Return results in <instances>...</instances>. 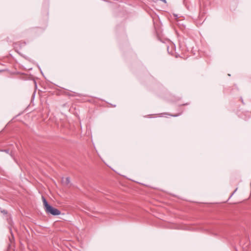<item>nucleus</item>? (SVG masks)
Masks as SVG:
<instances>
[{"mask_svg":"<svg viewBox=\"0 0 251 251\" xmlns=\"http://www.w3.org/2000/svg\"><path fill=\"white\" fill-rule=\"evenodd\" d=\"M163 114L165 115H169V116H172V117H177V116L180 115L181 113H180V114H169L168 113H165Z\"/></svg>","mask_w":251,"mask_h":251,"instance_id":"obj_2","label":"nucleus"},{"mask_svg":"<svg viewBox=\"0 0 251 251\" xmlns=\"http://www.w3.org/2000/svg\"><path fill=\"white\" fill-rule=\"evenodd\" d=\"M187 103H186V104H182V105H187Z\"/></svg>","mask_w":251,"mask_h":251,"instance_id":"obj_6","label":"nucleus"},{"mask_svg":"<svg viewBox=\"0 0 251 251\" xmlns=\"http://www.w3.org/2000/svg\"><path fill=\"white\" fill-rule=\"evenodd\" d=\"M66 184H69L70 182V178L67 177L65 178Z\"/></svg>","mask_w":251,"mask_h":251,"instance_id":"obj_5","label":"nucleus"},{"mask_svg":"<svg viewBox=\"0 0 251 251\" xmlns=\"http://www.w3.org/2000/svg\"><path fill=\"white\" fill-rule=\"evenodd\" d=\"M42 199L46 213L50 214L53 216H57L60 214V211L50 205L44 197H42Z\"/></svg>","mask_w":251,"mask_h":251,"instance_id":"obj_1","label":"nucleus"},{"mask_svg":"<svg viewBox=\"0 0 251 251\" xmlns=\"http://www.w3.org/2000/svg\"><path fill=\"white\" fill-rule=\"evenodd\" d=\"M67 95H68L69 96H78V94L76 93H74V94H70L69 93H68Z\"/></svg>","mask_w":251,"mask_h":251,"instance_id":"obj_3","label":"nucleus"},{"mask_svg":"<svg viewBox=\"0 0 251 251\" xmlns=\"http://www.w3.org/2000/svg\"><path fill=\"white\" fill-rule=\"evenodd\" d=\"M0 151L5 152L6 153H9V152H10L9 150H0Z\"/></svg>","mask_w":251,"mask_h":251,"instance_id":"obj_4","label":"nucleus"}]
</instances>
